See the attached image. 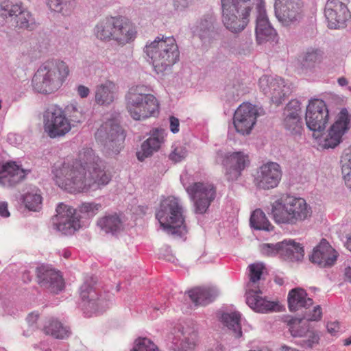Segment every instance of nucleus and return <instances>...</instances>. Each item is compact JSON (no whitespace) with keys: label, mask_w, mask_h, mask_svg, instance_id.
Returning <instances> with one entry per match:
<instances>
[{"label":"nucleus","mask_w":351,"mask_h":351,"mask_svg":"<svg viewBox=\"0 0 351 351\" xmlns=\"http://www.w3.org/2000/svg\"><path fill=\"white\" fill-rule=\"evenodd\" d=\"M52 173L56 184L71 193L95 191L112 179L111 173L90 148L81 150L77 159L55 164Z\"/></svg>","instance_id":"nucleus-1"},{"label":"nucleus","mask_w":351,"mask_h":351,"mask_svg":"<svg viewBox=\"0 0 351 351\" xmlns=\"http://www.w3.org/2000/svg\"><path fill=\"white\" fill-rule=\"evenodd\" d=\"M70 74L69 65L60 59L43 62L34 73L32 86L36 93L49 95L58 90Z\"/></svg>","instance_id":"nucleus-2"},{"label":"nucleus","mask_w":351,"mask_h":351,"mask_svg":"<svg viewBox=\"0 0 351 351\" xmlns=\"http://www.w3.org/2000/svg\"><path fill=\"white\" fill-rule=\"evenodd\" d=\"M271 214L277 224L295 226L310 217L312 210L304 199L286 195L272 203Z\"/></svg>","instance_id":"nucleus-3"},{"label":"nucleus","mask_w":351,"mask_h":351,"mask_svg":"<svg viewBox=\"0 0 351 351\" xmlns=\"http://www.w3.org/2000/svg\"><path fill=\"white\" fill-rule=\"evenodd\" d=\"M150 92L149 86L145 85L133 86L129 89L125 95V105L133 119L144 120L158 112V101Z\"/></svg>","instance_id":"nucleus-4"},{"label":"nucleus","mask_w":351,"mask_h":351,"mask_svg":"<svg viewBox=\"0 0 351 351\" xmlns=\"http://www.w3.org/2000/svg\"><path fill=\"white\" fill-rule=\"evenodd\" d=\"M145 53L152 59L156 71L162 73L179 59V50L173 36L157 37L145 47Z\"/></svg>","instance_id":"nucleus-5"},{"label":"nucleus","mask_w":351,"mask_h":351,"mask_svg":"<svg viewBox=\"0 0 351 351\" xmlns=\"http://www.w3.org/2000/svg\"><path fill=\"white\" fill-rule=\"evenodd\" d=\"M255 1L261 0H221L222 21L232 32L243 30L249 22L250 12Z\"/></svg>","instance_id":"nucleus-6"},{"label":"nucleus","mask_w":351,"mask_h":351,"mask_svg":"<svg viewBox=\"0 0 351 351\" xmlns=\"http://www.w3.org/2000/svg\"><path fill=\"white\" fill-rule=\"evenodd\" d=\"M156 217L165 230H172L173 233H182L181 229L185 230L183 208L174 197H167L161 201Z\"/></svg>","instance_id":"nucleus-7"},{"label":"nucleus","mask_w":351,"mask_h":351,"mask_svg":"<svg viewBox=\"0 0 351 351\" xmlns=\"http://www.w3.org/2000/svg\"><path fill=\"white\" fill-rule=\"evenodd\" d=\"M44 131L51 138L64 136L72 129L71 120L64 110L56 106H51L43 113Z\"/></svg>","instance_id":"nucleus-8"},{"label":"nucleus","mask_w":351,"mask_h":351,"mask_svg":"<svg viewBox=\"0 0 351 351\" xmlns=\"http://www.w3.org/2000/svg\"><path fill=\"white\" fill-rule=\"evenodd\" d=\"M259 109L250 103H243L235 110L233 125L236 132L243 136L252 133L259 117Z\"/></svg>","instance_id":"nucleus-9"},{"label":"nucleus","mask_w":351,"mask_h":351,"mask_svg":"<svg viewBox=\"0 0 351 351\" xmlns=\"http://www.w3.org/2000/svg\"><path fill=\"white\" fill-rule=\"evenodd\" d=\"M329 112L326 103L318 99L309 101L306 111V124L312 131L321 132L328 122Z\"/></svg>","instance_id":"nucleus-10"},{"label":"nucleus","mask_w":351,"mask_h":351,"mask_svg":"<svg viewBox=\"0 0 351 351\" xmlns=\"http://www.w3.org/2000/svg\"><path fill=\"white\" fill-rule=\"evenodd\" d=\"M324 13L330 29L344 28L351 19V12L347 5L339 0H328Z\"/></svg>","instance_id":"nucleus-11"},{"label":"nucleus","mask_w":351,"mask_h":351,"mask_svg":"<svg viewBox=\"0 0 351 351\" xmlns=\"http://www.w3.org/2000/svg\"><path fill=\"white\" fill-rule=\"evenodd\" d=\"M282 175V172L279 164L275 162H268L259 167L254 182L255 186L260 189H272L278 186Z\"/></svg>","instance_id":"nucleus-12"},{"label":"nucleus","mask_w":351,"mask_h":351,"mask_svg":"<svg viewBox=\"0 0 351 351\" xmlns=\"http://www.w3.org/2000/svg\"><path fill=\"white\" fill-rule=\"evenodd\" d=\"M195 203V211L204 213L215 197V189L211 184L195 182L186 188Z\"/></svg>","instance_id":"nucleus-13"},{"label":"nucleus","mask_w":351,"mask_h":351,"mask_svg":"<svg viewBox=\"0 0 351 351\" xmlns=\"http://www.w3.org/2000/svg\"><path fill=\"white\" fill-rule=\"evenodd\" d=\"M350 118L346 109H342L335 121L330 127L322 145L324 148H334L341 141L342 136L350 128Z\"/></svg>","instance_id":"nucleus-14"},{"label":"nucleus","mask_w":351,"mask_h":351,"mask_svg":"<svg viewBox=\"0 0 351 351\" xmlns=\"http://www.w3.org/2000/svg\"><path fill=\"white\" fill-rule=\"evenodd\" d=\"M339 252L325 239L314 247L309 256L310 261L320 268H330L337 261Z\"/></svg>","instance_id":"nucleus-15"},{"label":"nucleus","mask_w":351,"mask_h":351,"mask_svg":"<svg viewBox=\"0 0 351 351\" xmlns=\"http://www.w3.org/2000/svg\"><path fill=\"white\" fill-rule=\"evenodd\" d=\"M324 52L319 48H306L298 57V72L301 75L311 76L317 72L322 63Z\"/></svg>","instance_id":"nucleus-16"},{"label":"nucleus","mask_w":351,"mask_h":351,"mask_svg":"<svg viewBox=\"0 0 351 351\" xmlns=\"http://www.w3.org/2000/svg\"><path fill=\"white\" fill-rule=\"evenodd\" d=\"M57 229L64 234H72L80 228V221L75 216L76 209L60 203L56 208Z\"/></svg>","instance_id":"nucleus-17"},{"label":"nucleus","mask_w":351,"mask_h":351,"mask_svg":"<svg viewBox=\"0 0 351 351\" xmlns=\"http://www.w3.org/2000/svg\"><path fill=\"white\" fill-rule=\"evenodd\" d=\"M248 154L243 152H234L225 155L222 165L226 169V176L230 181L237 180L241 172L250 165Z\"/></svg>","instance_id":"nucleus-18"},{"label":"nucleus","mask_w":351,"mask_h":351,"mask_svg":"<svg viewBox=\"0 0 351 351\" xmlns=\"http://www.w3.org/2000/svg\"><path fill=\"white\" fill-rule=\"evenodd\" d=\"M1 12L3 17L16 18V26L21 29H32L35 25V21L31 13L23 10L21 3H13L9 0H2L1 2Z\"/></svg>","instance_id":"nucleus-19"},{"label":"nucleus","mask_w":351,"mask_h":351,"mask_svg":"<svg viewBox=\"0 0 351 351\" xmlns=\"http://www.w3.org/2000/svg\"><path fill=\"white\" fill-rule=\"evenodd\" d=\"M38 285L53 293H58L64 287V279L60 271L47 265H41L36 269Z\"/></svg>","instance_id":"nucleus-20"},{"label":"nucleus","mask_w":351,"mask_h":351,"mask_svg":"<svg viewBox=\"0 0 351 351\" xmlns=\"http://www.w3.org/2000/svg\"><path fill=\"white\" fill-rule=\"evenodd\" d=\"M302 6L300 0H276L275 14L280 22L289 25L301 18Z\"/></svg>","instance_id":"nucleus-21"},{"label":"nucleus","mask_w":351,"mask_h":351,"mask_svg":"<svg viewBox=\"0 0 351 351\" xmlns=\"http://www.w3.org/2000/svg\"><path fill=\"white\" fill-rule=\"evenodd\" d=\"M167 340L172 343L174 350L186 351L193 349L197 346L198 332L193 327L190 326L183 328L182 330L173 329V332L167 335Z\"/></svg>","instance_id":"nucleus-22"},{"label":"nucleus","mask_w":351,"mask_h":351,"mask_svg":"<svg viewBox=\"0 0 351 351\" xmlns=\"http://www.w3.org/2000/svg\"><path fill=\"white\" fill-rule=\"evenodd\" d=\"M258 84L263 93L271 96L273 103L276 105L282 103L287 95L285 82L282 78L263 75L259 79Z\"/></svg>","instance_id":"nucleus-23"},{"label":"nucleus","mask_w":351,"mask_h":351,"mask_svg":"<svg viewBox=\"0 0 351 351\" xmlns=\"http://www.w3.org/2000/svg\"><path fill=\"white\" fill-rule=\"evenodd\" d=\"M125 135L115 119L104 122L95 133L97 140L107 144L114 143L120 145L125 140Z\"/></svg>","instance_id":"nucleus-24"},{"label":"nucleus","mask_w":351,"mask_h":351,"mask_svg":"<svg viewBox=\"0 0 351 351\" xmlns=\"http://www.w3.org/2000/svg\"><path fill=\"white\" fill-rule=\"evenodd\" d=\"M257 17L256 23V38L258 44L273 40L276 32L269 22L265 4L263 1L256 3Z\"/></svg>","instance_id":"nucleus-25"},{"label":"nucleus","mask_w":351,"mask_h":351,"mask_svg":"<svg viewBox=\"0 0 351 351\" xmlns=\"http://www.w3.org/2000/svg\"><path fill=\"white\" fill-rule=\"evenodd\" d=\"M302 125L300 103L297 100H291L284 110V128L292 134H300Z\"/></svg>","instance_id":"nucleus-26"},{"label":"nucleus","mask_w":351,"mask_h":351,"mask_svg":"<svg viewBox=\"0 0 351 351\" xmlns=\"http://www.w3.org/2000/svg\"><path fill=\"white\" fill-rule=\"evenodd\" d=\"M26 171L15 162L0 164V184L5 187H12L21 182Z\"/></svg>","instance_id":"nucleus-27"},{"label":"nucleus","mask_w":351,"mask_h":351,"mask_svg":"<svg viewBox=\"0 0 351 351\" xmlns=\"http://www.w3.org/2000/svg\"><path fill=\"white\" fill-rule=\"evenodd\" d=\"M137 34L136 27L128 19L119 16L117 18L114 41L125 45L133 41Z\"/></svg>","instance_id":"nucleus-28"},{"label":"nucleus","mask_w":351,"mask_h":351,"mask_svg":"<svg viewBox=\"0 0 351 351\" xmlns=\"http://www.w3.org/2000/svg\"><path fill=\"white\" fill-rule=\"evenodd\" d=\"M165 135L163 129L154 130L151 136L142 143L141 150L136 153L138 160L143 161L157 152L163 143Z\"/></svg>","instance_id":"nucleus-29"},{"label":"nucleus","mask_w":351,"mask_h":351,"mask_svg":"<svg viewBox=\"0 0 351 351\" xmlns=\"http://www.w3.org/2000/svg\"><path fill=\"white\" fill-rule=\"evenodd\" d=\"M117 88V84L111 80H106L97 85L95 90V102L99 106L110 105L115 99Z\"/></svg>","instance_id":"nucleus-30"},{"label":"nucleus","mask_w":351,"mask_h":351,"mask_svg":"<svg viewBox=\"0 0 351 351\" xmlns=\"http://www.w3.org/2000/svg\"><path fill=\"white\" fill-rule=\"evenodd\" d=\"M98 228L106 234L114 235L123 229V223L116 213H108L99 217L97 221Z\"/></svg>","instance_id":"nucleus-31"},{"label":"nucleus","mask_w":351,"mask_h":351,"mask_svg":"<svg viewBox=\"0 0 351 351\" xmlns=\"http://www.w3.org/2000/svg\"><path fill=\"white\" fill-rule=\"evenodd\" d=\"M117 16H108L97 23L94 29L95 35L100 40H114Z\"/></svg>","instance_id":"nucleus-32"},{"label":"nucleus","mask_w":351,"mask_h":351,"mask_svg":"<svg viewBox=\"0 0 351 351\" xmlns=\"http://www.w3.org/2000/svg\"><path fill=\"white\" fill-rule=\"evenodd\" d=\"M188 295L195 305H207L215 299L217 291L211 287H196L189 290Z\"/></svg>","instance_id":"nucleus-33"},{"label":"nucleus","mask_w":351,"mask_h":351,"mask_svg":"<svg viewBox=\"0 0 351 351\" xmlns=\"http://www.w3.org/2000/svg\"><path fill=\"white\" fill-rule=\"evenodd\" d=\"M278 245H280L281 256L292 261H300L304 256L303 246L293 239H285Z\"/></svg>","instance_id":"nucleus-34"},{"label":"nucleus","mask_w":351,"mask_h":351,"mask_svg":"<svg viewBox=\"0 0 351 351\" xmlns=\"http://www.w3.org/2000/svg\"><path fill=\"white\" fill-rule=\"evenodd\" d=\"M287 301L288 307H310L313 304V299L308 297L306 291L300 287L289 291Z\"/></svg>","instance_id":"nucleus-35"},{"label":"nucleus","mask_w":351,"mask_h":351,"mask_svg":"<svg viewBox=\"0 0 351 351\" xmlns=\"http://www.w3.org/2000/svg\"><path fill=\"white\" fill-rule=\"evenodd\" d=\"M43 331L56 339H63L71 335L70 328L56 319L48 320L43 327Z\"/></svg>","instance_id":"nucleus-36"},{"label":"nucleus","mask_w":351,"mask_h":351,"mask_svg":"<svg viewBox=\"0 0 351 351\" xmlns=\"http://www.w3.org/2000/svg\"><path fill=\"white\" fill-rule=\"evenodd\" d=\"M285 322L289 326V330L293 337H303L306 335L310 328L309 324L304 320L302 317H293L291 316L285 317Z\"/></svg>","instance_id":"nucleus-37"},{"label":"nucleus","mask_w":351,"mask_h":351,"mask_svg":"<svg viewBox=\"0 0 351 351\" xmlns=\"http://www.w3.org/2000/svg\"><path fill=\"white\" fill-rule=\"evenodd\" d=\"M219 319L224 326L232 330L236 338H239L242 336L240 325L241 315L239 312L234 311L230 313H223L220 316Z\"/></svg>","instance_id":"nucleus-38"},{"label":"nucleus","mask_w":351,"mask_h":351,"mask_svg":"<svg viewBox=\"0 0 351 351\" xmlns=\"http://www.w3.org/2000/svg\"><path fill=\"white\" fill-rule=\"evenodd\" d=\"M76 4V0H47V5L51 11L60 13L64 16L71 15Z\"/></svg>","instance_id":"nucleus-39"},{"label":"nucleus","mask_w":351,"mask_h":351,"mask_svg":"<svg viewBox=\"0 0 351 351\" xmlns=\"http://www.w3.org/2000/svg\"><path fill=\"white\" fill-rule=\"evenodd\" d=\"M80 298L84 304L105 305L104 299L98 297L95 289L87 282L84 283L80 287Z\"/></svg>","instance_id":"nucleus-40"},{"label":"nucleus","mask_w":351,"mask_h":351,"mask_svg":"<svg viewBox=\"0 0 351 351\" xmlns=\"http://www.w3.org/2000/svg\"><path fill=\"white\" fill-rule=\"evenodd\" d=\"M261 291H249L246 293V303L249 307H279L275 302L267 300L261 295Z\"/></svg>","instance_id":"nucleus-41"},{"label":"nucleus","mask_w":351,"mask_h":351,"mask_svg":"<svg viewBox=\"0 0 351 351\" xmlns=\"http://www.w3.org/2000/svg\"><path fill=\"white\" fill-rule=\"evenodd\" d=\"M250 224L252 227L256 230L271 231L274 228L267 219L265 213L260 209H256L252 213L250 217Z\"/></svg>","instance_id":"nucleus-42"},{"label":"nucleus","mask_w":351,"mask_h":351,"mask_svg":"<svg viewBox=\"0 0 351 351\" xmlns=\"http://www.w3.org/2000/svg\"><path fill=\"white\" fill-rule=\"evenodd\" d=\"M341 173L345 184L351 188V149L344 151L341 158Z\"/></svg>","instance_id":"nucleus-43"},{"label":"nucleus","mask_w":351,"mask_h":351,"mask_svg":"<svg viewBox=\"0 0 351 351\" xmlns=\"http://www.w3.org/2000/svg\"><path fill=\"white\" fill-rule=\"evenodd\" d=\"M132 351H160L158 346L148 338L139 337L134 341Z\"/></svg>","instance_id":"nucleus-44"},{"label":"nucleus","mask_w":351,"mask_h":351,"mask_svg":"<svg viewBox=\"0 0 351 351\" xmlns=\"http://www.w3.org/2000/svg\"><path fill=\"white\" fill-rule=\"evenodd\" d=\"M265 266L263 263H256L248 266L249 270V284H256L258 282L263 274Z\"/></svg>","instance_id":"nucleus-45"},{"label":"nucleus","mask_w":351,"mask_h":351,"mask_svg":"<svg viewBox=\"0 0 351 351\" xmlns=\"http://www.w3.org/2000/svg\"><path fill=\"white\" fill-rule=\"evenodd\" d=\"M101 208V205L95 202H84L78 207L77 210L80 213L86 217H93L95 215Z\"/></svg>","instance_id":"nucleus-46"},{"label":"nucleus","mask_w":351,"mask_h":351,"mask_svg":"<svg viewBox=\"0 0 351 351\" xmlns=\"http://www.w3.org/2000/svg\"><path fill=\"white\" fill-rule=\"evenodd\" d=\"M23 202L27 208L36 211L40 207L42 197L36 193H27L23 197Z\"/></svg>","instance_id":"nucleus-47"},{"label":"nucleus","mask_w":351,"mask_h":351,"mask_svg":"<svg viewBox=\"0 0 351 351\" xmlns=\"http://www.w3.org/2000/svg\"><path fill=\"white\" fill-rule=\"evenodd\" d=\"M64 110L69 120H71L72 128L75 126V123L82 121V113L76 106L73 104L68 105Z\"/></svg>","instance_id":"nucleus-48"},{"label":"nucleus","mask_w":351,"mask_h":351,"mask_svg":"<svg viewBox=\"0 0 351 351\" xmlns=\"http://www.w3.org/2000/svg\"><path fill=\"white\" fill-rule=\"evenodd\" d=\"M304 337L306 339L303 340L302 346L309 348H313L314 346L317 345L319 341V335L317 331L313 328H308L306 335Z\"/></svg>","instance_id":"nucleus-49"},{"label":"nucleus","mask_w":351,"mask_h":351,"mask_svg":"<svg viewBox=\"0 0 351 351\" xmlns=\"http://www.w3.org/2000/svg\"><path fill=\"white\" fill-rule=\"evenodd\" d=\"M322 317V308H305L304 314L302 317L308 323V322H317Z\"/></svg>","instance_id":"nucleus-50"},{"label":"nucleus","mask_w":351,"mask_h":351,"mask_svg":"<svg viewBox=\"0 0 351 351\" xmlns=\"http://www.w3.org/2000/svg\"><path fill=\"white\" fill-rule=\"evenodd\" d=\"M279 242L276 244L263 243L261 245V252L266 256H274L280 254L281 256V250Z\"/></svg>","instance_id":"nucleus-51"},{"label":"nucleus","mask_w":351,"mask_h":351,"mask_svg":"<svg viewBox=\"0 0 351 351\" xmlns=\"http://www.w3.org/2000/svg\"><path fill=\"white\" fill-rule=\"evenodd\" d=\"M186 156V150L184 147H176L173 149V152L169 155V158L176 162H180L184 159Z\"/></svg>","instance_id":"nucleus-52"},{"label":"nucleus","mask_w":351,"mask_h":351,"mask_svg":"<svg viewBox=\"0 0 351 351\" xmlns=\"http://www.w3.org/2000/svg\"><path fill=\"white\" fill-rule=\"evenodd\" d=\"M326 329L332 336H337L340 329L339 323L337 321L328 322L326 324Z\"/></svg>","instance_id":"nucleus-53"},{"label":"nucleus","mask_w":351,"mask_h":351,"mask_svg":"<svg viewBox=\"0 0 351 351\" xmlns=\"http://www.w3.org/2000/svg\"><path fill=\"white\" fill-rule=\"evenodd\" d=\"M170 122V130L173 133H178L180 130V121L179 119L176 118L175 117H170L169 118Z\"/></svg>","instance_id":"nucleus-54"},{"label":"nucleus","mask_w":351,"mask_h":351,"mask_svg":"<svg viewBox=\"0 0 351 351\" xmlns=\"http://www.w3.org/2000/svg\"><path fill=\"white\" fill-rule=\"evenodd\" d=\"M77 93L81 98H86L90 93V89L84 85H79L77 88Z\"/></svg>","instance_id":"nucleus-55"},{"label":"nucleus","mask_w":351,"mask_h":351,"mask_svg":"<svg viewBox=\"0 0 351 351\" xmlns=\"http://www.w3.org/2000/svg\"><path fill=\"white\" fill-rule=\"evenodd\" d=\"M0 215L3 217H8L10 216L8 205L5 202H0Z\"/></svg>","instance_id":"nucleus-56"},{"label":"nucleus","mask_w":351,"mask_h":351,"mask_svg":"<svg viewBox=\"0 0 351 351\" xmlns=\"http://www.w3.org/2000/svg\"><path fill=\"white\" fill-rule=\"evenodd\" d=\"M38 314L35 313L34 312H32L29 313L27 317V321L29 324H34L38 319Z\"/></svg>","instance_id":"nucleus-57"},{"label":"nucleus","mask_w":351,"mask_h":351,"mask_svg":"<svg viewBox=\"0 0 351 351\" xmlns=\"http://www.w3.org/2000/svg\"><path fill=\"white\" fill-rule=\"evenodd\" d=\"M253 309L255 310V312L258 313H269L275 311L276 309H277L278 311H279V310L280 308H253Z\"/></svg>","instance_id":"nucleus-58"},{"label":"nucleus","mask_w":351,"mask_h":351,"mask_svg":"<svg viewBox=\"0 0 351 351\" xmlns=\"http://www.w3.org/2000/svg\"><path fill=\"white\" fill-rule=\"evenodd\" d=\"M344 276L346 280L351 282V267H348L345 269Z\"/></svg>","instance_id":"nucleus-59"},{"label":"nucleus","mask_w":351,"mask_h":351,"mask_svg":"<svg viewBox=\"0 0 351 351\" xmlns=\"http://www.w3.org/2000/svg\"><path fill=\"white\" fill-rule=\"evenodd\" d=\"M281 351H300L299 350L284 345L281 346Z\"/></svg>","instance_id":"nucleus-60"},{"label":"nucleus","mask_w":351,"mask_h":351,"mask_svg":"<svg viewBox=\"0 0 351 351\" xmlns=\"http://www.w3.org/2000/svg\"><path fill=\"white\" fill-rule=\"evenodd\" d=\"M338 83L341 86H346L348 84V81L345 77H340L338 79Z\"/></svg>","instance_id":"nucleus-61"},{"label":"nucleus","mask_w":351,"mask_h":351,"mask_svg":"<svg viewBox=\"0 0 351 351\" xmlns=\"http://www.w3.org/2000/svg\"><path fill=\"white\" fill-rule=\"evenodd\" d=\"M23 278L25 281H30L31 277L29 276V272H28V271L24 272L23 274Z\"/></svg>","instance_id":"nucleus-62"},{"label":"nucleus","mask_w":351,"mask_h":351,"mask_svg":"<svg viewBox=\"0 0 351 351\" xmlns=\"http://www.w3.org/2000/svg\"><path fill=\"white\" fill-rule=\"evenodd\" d=\"M346 246L347 247V249L351 252V236H350L349 237H348L347 239V241H346Z\"/></svg>","instance_id":"nucleus-63"},{"label":"nucleus","mask_w":351,"mask_h":351,"mask_svg":"<svg viewBox=\"0 0 351 351\" xmlns=\"http://www.w3.org/2000/svg\"><path fill=\"white\" fill-rule=\"evenodd\" d=\"M344 345L345 346L351 345V337H349L344 340Z\"/></svg>","instance_id":"nucleus-64"}]
</instances>
